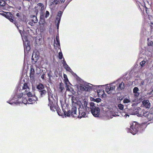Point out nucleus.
Listing matches in <instances>:
<instances>
[{"mask_svg":"<svg viewBox=\"0 0 153 153\" xmlns=\"http://www.w3.org/2000/svg\"><path fill=\"white\" fill-rule=\"evenodd\" d=\"M72 107L71 110L67 112H64L65 115L67 117H78L81 119L85 116V111L83 105V102L82 103L79 101L76 100V97L73 96L71 97Z\"/></svg>","mask_w":153,"mask_h":153,"instance_id":"obj_1","label":"nucleus"},{"mask_svg":"<svg viewBox=\"0 0 153 153\" xmlns=\"http://www.w3.org/2000/svg\"><path fill=\"white\" fill-rule=\"evenodd\" d=\"M48 94L49 101V104H48V105L50 106L51 110L53 111H55V109L58 114L59 116H62V114L61 112V110L59 108L57 105V101L54 99L53 94L50 91H48Z\"/></svg>","mask_w":153,"mask_h":153,"instance_id":"obj_2","label":"nucleus"},{"mask_svg":"<svg viewBox=\"0 0 153 153\" xmlns=\"http://www.w3.org/2000/svg\"><path fill=\"white\" fill-rule=\"evenodd\" d=\"M88 103L85 100L83 101V105H84L85 112V115L86 114L87 112L91 111L92 114L95 117H98L100 114V109L99 107H94L92 108H89L87 107V105Z\"/></svg>","mask_w":153,"mask_h":153,"instance_id":"obj_3","label":"nucleus"},{"mask_svg":"<svg viewBox=\"0 0 153 153\" xmlns=\"http://www.w3.org/2000/svg\"><path fill=\"white\" fill-rule=\"evenodd\" d=\"M139 124L136 122H134L131 125L130 128H127L126 129L128 132H130L133 135H135L137 133L138 130Z\"/></svg>","mask_w":153,"mask_h":153,"instance_id":"obj_4","label":"nucleus"},{"mask_svg":"<svg viewBox=\"0 0 153 153\" xmlns=\"http://www.w3.org/2000/svg\"><path fill=\"white\" fill-rule=\"evenodd\" d=\"M4 16L5 18L9 19L10 22L14 23L17 28H18L19 25L18 24L16 19H15V17L10 12H5V13L4 14Z\"/></svg>","mask_w":153,"mask_h":153,"instance_id":"obj_5","label":"nucleus"},{"mask_svg":"<svg viewBox=\"0 0 153 153\" xmlns=\"http://www.w3.org/2000/svg\"><path fill=\"white\" fill-rule=\"evenodd\" d=\"M134 111L135 114L137 115V116L139 117L146 116V114L147 113L139 107L136 108Z\"/></svg>","mask_w":153,"mask_h":153,"instance_id":"obj_6","label":"nucleus"},{"mask_svg":"<svg viewBox=\"0 0 153 153\" xmlns=\"http://www.w3.org/2000/svg\"><path fill=\"white\" fill-rule=\"evenodd\" d=\"M44 8L45 6L42 3H38L35 7V11L36 12L37 14L39 12L43 13V11Z\"/></svg>","mask_w":153,"mask_h":153,"instance_id":"obj_7","label":"nucleus"},{"mask_svg":"<svg viewBox=\"0 0 153 153\" xmlns=\"http://www.w3.org/2000/svg\"><path fill=\"white\" fill-rule=\"evenodd\" d=\"M91 89V86L88 84H82L80 87V89L82 91H89Z\"/></svg>","mask_w":153,"mask_h":153,"instance_id":"obj_8","label":"nucleus"},{"mask_svg":"<svg viewBox=\"0 0 153 153\" xmlns=\"http://www.w3.org/2000/svg\"><path fill=\"white\" fill-rule=\"evenodd\" d=\"M115 89V87L114 86L109 85L106 87V89H105V91L108 94H110L113 90H114Z\"/></svg>","mask_w":153,"mask_h":153,"instance_id":"obj_9","label":"nucleus"},{"mask_svg":"<svg viewBox=\"0 0 153 153\" xmlns=\"http://www.w3.org/2000/svg\"><path fill=\"white\" fill-rule=\"evenodd\" d=\"M38 100V98L36 96H35L30 97L28 99V101H29V103L30 104H33Z\"/></svg>","mask_w":153,"mask_h":153,"instance_id":"obj_10","label":"nucleus"},{"mask_svg":"<svg viewBox=\"0 0 153 153\" xmlns=\"http://www.w3.org/2000/svg\"><path fill=\"white\" fill-rule=\"evenodd\" d=\"M143 105L146 108H149L151 106V103L148 100H143L142 101Z\"/></svg>","mask_w":153,"mask_h":153,"instance_id":"obj_11","label":"nucleus"},{"mask_svg":"<svg viewBox=\"0 0 153 153\" xmlns=\"http://www.w3.org/2000/svg\"><path fill=\"white\" fill-rule=\"evenodd\" d=\"M58 0H51L50 3V6H51L53 7H54L56 6L59 3Z\"/></svg>","mask_w":153,"mask_h":153,"instance_id":"obj_12","label":"nucleus"},{"mask_svg":"<svg viewBox=\"0 0 153 153\" xmlns=\"http://www.w3.org/2000/svg\"><path fill=\"white\" fill-rule=\"evenodd\" d=\"M22 90H25L24 92H28L30 91V88L28 87L27 84L26 83H25L23 85V86L22 88Z\"/></svg>","mask_w":153,"mask_h":153,"instance_id":"obj_13","label":"nucleus"},{"mask_svg":"<svg viewBox=\"0 0 153 153\" xmlns=\"http://www.w3.org/2000/svg\"><path fill=\"white\" fill-rule=\"evenodd\" d=\"M31 21L33 23H37L38 22L37 17L34 15L31 16Z\"/></svg>","mask_w":153,"mask_h":153,"instance_id":"obj_14","label":"nucleus"},{"mask_svg":"<svg viewBox=\"0 0 153 153\" xmlns=\"http://www.w3.org/2000/svg\"><path fill=\"white\" fill-rule=\"evenodd\" d=\"M124 83L122 82L117 87V90L118 91H120L124 89Z\"/></svg>","mask_w":153,"mask_h":153,"instance_id":"obj_15","label":"nucleus"},{"mask_svg":"<svg viewBox=\"0 0 153 153\" xmlns=\"http://www.w3.org/2000/svg\"><path fill=\"white\" fill-rule=\"evenodd\" d=\"M42 13V14H41L40 16V20L39 22V23L40 24L43 25L45 23V17L43 14V13Z\"/></svg>","mask_w":153,"mask_h":153,"instance_id":"obj_16","label":"nucleus"},{"mask_svg":"<svg viewBox=\"0 0 153 153\" xmlns=\"http://www.w3.org/2000/svg\"><path fill=\"white\" fill-rule=\"evenodd\" d=\"M30 78H33V79L35 77V71L34 69L33 68H31L30 69Z\"/></svg>","mask_w":153,"mask_h":153,"instance_id":"obj_17","label":"nucleus"},{"mask_svg":"<svg viewBox=\"0 0 153 153\" xmlns=\"http://www.w3.org/2000/svg\"><path fill=\"white\" fill-rule=\"evenodd\" d=\"M16 16H17L18 18H19V21H24L25 20V19L26 18V17L24 15H23V19H22V17L20 15V14L19 13H17L16 15Z\"/></svg>","mask_w":153,"mask_h":153,"instance_id":"obj_18","label":"nucleus"},{"mask_svg":"<svg viewBox=\"0 0 153 153\" xmlns=\"http://www.w3.org/2000/svg\"><path fill=\"white\" fill-rule=\"evenodd\" d=\"M44 88L43 84L41 83L39 84L37 87V89H38V91L44 90Z\"/></svg>","mask_w":153,"mask_h":153,"instance_id":"obj_19","label":"nucleus"},{"mask_svg":"<svg viewBox=\"0 0 153 153\" xmlns=\"http://www.w3.org/2000/svg\"><path fill=\"white\" fill-rule=\"evenodd\" d=\"M40 93V97H42L45 96L46 94V91L45 90H43L39 91Z\"/></svg>","mask_w":153,"mask_h":153,"instance_id":"obj_20","label":"nucleus"},{"mask_svg":"<svg viewBox=\"0 0 153 153\" xmlns=\"http://www.w3.org/2000/svg\"><path fill=\"white\" fill-rule=\"evenodd\" d=\"M24 47L25 51L26 50L27 52L30 50V45L28 42L27 43V45H25V43L24 44Z\"/></svg>","mask_w":153,"mask_h":153,"instance_id":"obj_21","label":"nucleus"},{"mask_svg":"<svg viewBox=\"0 0 153 153\" xmlns=\"http://www.w3.org/2000/svg\"><path fill=\"white\" fill-rule=\"evenodd\" d=\"M146 115H147V117L149 120H153V114H152V113H151L150 112L148 113V114H146Z\"/></svg>","mask_w":153,"mask_h":153,"instance_id":"obj_22","label":"nucleus"},{"mask_svg":"<svg viewBox=\"0 0 153 153\" xmlns=\"http://www.w3.org/2000/svg\"><path fill=\"white\" fill-rule=\"evenodd\" d=\"M23 94H24L25 95L26 94L27 95L28 97H29L35 96V95H33L29 91H28L27 92H23Z\"/></svg>","mask_w":153,"mask_h":153,"instance_id":"obj_23","label":"nucleus"},{"mask_svg":"<svg viewBox=\"0 0 153 153\" xmlns=\"http://www.w3.org/2000/svg\"><path fill=\"white\" fill-rule=\"evenodd\" d=\"M62 13L61 11H59L57 15V17H56V20H57V19L60 18V20H61V17L62 15Z\"/></svg>","mask_w":153,"mask_h":153,"instance_id":"obj_24","label":"nucleus"},{"mask_svg":"<svg viewBox=\"0 0 153 153\" xmlns=\"http://www.w3.org/2000/svg\"><path fill=\"white\" fill-rule=\"evenodd\" d=\"M87 105H87L86 107H88L89 108H91V109L93 107H97L94 106V102H91L90 103V107L88 106Z\"/></svg>","mask_w":153,"mask_h":153,"instance_id":"obj_25","label":"nucleus"},{"mask_svg":"<svg viewBox=\"0 0 153 153\" xmlns=\"http://www.w3.org/2000/svg\"><path fill=\"white\" fill-rule=\"evenodd\" d=\"M56 40L57 42V44H56L57 45V47L59 48V47H60V42H59V37H58L57 36H56Z\"/></svg>","mask_w":153,"mask_h":153,"instance_id":"obj_26","label":"nucleus"},{"mask_svg":"<svg viewBox=\"0 0 153 153\" xmlns=\"http://www.w3.org/2000/svg\"><path fill=\"white\" fill-rule=\"evenodd\" d=\"M63 66L64 67V68H65L66 69V70L67 71H70L71 70L70 68L68 66V65H67V64H66V65H65Z\"/></svg>","mask_w":153,"mask_h":153,"instance_id":"obj_27","label":"nucleus"},{"mask_svg":"<svg viewBox=\"0 0 153 153\" xmlns=\"http://www.w3.org/2000/svg\"><path fill=\"white\" fill-rule=\"evenodd\" d=\"M5 5V2L3 0L0 1V6H4Z\"/></svg>","mask_w":153,"mask_h":153,"instance_id":"obj_28","label":"nucleus"},{"mask_svg":"<svg viewBox=\"0 0 153 153\" xmlns=\"http://www.w3.org/2000/svg\"><path fill=\"white\" fill-rule=\"evenodd\" d=\"M63 56L62 53L61 52H60L59 53L58 58L59 59H61L63 58Z\"/></svg>","mask_w":153,"mask_h":153,"instance_id":"obj_29","label":"nucleus"},{"mask_svg":"<svg viewBox=\"0 0 153 153\" xmlns=\"http://www.w3.org/2000/svg\"><path fill=\"white\" fill-rule=\"evenodd\" d=\"M130 102V101L128 99L125 98L123 100L124 103H128Z\"/></svg>","mask_w":153,"mask_h":153,"instance_id":"obj_30","label":"nucleus"},{"mask_svg":"<svg viewBox=\"0 0 153 153\" xmlns=\"http://www.w3.org/2000/svg\"><path fill=\"white\" fill-rule=\"evenodd\" d=\"M56 21H58V22H57V23L56 24V27H57V29H59V23H60V19H59H59H57V20H56Z\"/></svg>","mask_w":153,"mask_h":153,"instance_id":"obj_31","label":"nucleus"},{"mask_svg":"<svg viewBox=\"0 0 153 153\" xmlns=\"http://www.w3.org/2000/svg\"><path fill=\"white\" fill-rule=\"evenodd\" d=\"M145 63L146 61L143 60V61L141 62L140 63V65H141V66L142 67H143L144 65H145Z\"/></svg>","mask_w":153,"mask_h":153,"instance_id":"obj_32","label":"nucleus"},{"mask_svg":"<svg viewBox=\"0 0 153 153\" xmlns=\"http://www.w3.org/2000/svg\"><path fill=\"white\" fill-rule=\"evenodd\" d=\"M139 91V89L137 87H135L133 89V92L135 93L136 92H138Z\"/></svg>","mask_w":153,"mask_h":153,"instance_id":"obj_33","label":"nucleus"},{"mask_svg":"<svg viewBox=\"0 0 153 153\" xmlns=\"http://www.w3.org/2000/svg\"><path fill=\"white\" fill-rule=\"evenodd\" d=\"M94 100H93V101H94V102H99L100 101L101 99L100 98H97L96 99H94Z\"/></svg>","mask_w":153,"mask_h":153,"instance_id":"obj_34","label":"nucleus"},{"mask_svg":"<svg viewBox=\"0 0 153 153\" xmlns=\"http://www.w3.org/2000/svg\"><path fill=\"white\" fill-rule=\"evenodd\" d=\"M49 15V13L48 11L46 10L45 12V18H47L48 17Z\"/></svg>","mask_w":153,"mask_h":153,"instance_id":"obj_35","label":"nucleus"},{"mask_svg":"<svg viewBox=\"0 0 153 153\" xmlns=\"http://www.w3.org/2000/svg\"><path fill=\"white\" fill-rule=\"evenodd\" d=\"M118 106L119 107L120 110H122L123 108V105L122 104H120L118 105Z\"/></svg>","mask_w":153,"mask_h":153,"instance_id":"obj_36","label":"nucleus"},{"mask_svg":"<svg viewBox=\"0 0 153 153\" xmlns=\"http://www.w3.org/2000/svg\"><path fill=\"white\" fill-rule=\"evenodd\" d=\"M28 102V101L25 98H23V100H22V102L24 104H26Z\"/></svg>","mask_w":153,"mask_h":153,"instance_id":"obj_37","label":"nucleus"},{"mask_svg":"<svg viewBox=\"0 0 153 153\" xmlns=\"http://www.w3.org/2000/svg\"><path fill=\"white\" fill-rule=\"evenodd\" d=\"M102 89H100L99 91V92H98V94H100V93H101V94H100V95H102L104 93V91H102Z\"/></svg>","mask_w":153,"mask_h":153,"instance_id":"obj_38","label":"nucleus"},{"mask_svg":"<svg viewBox=\"0 0 153 153\" xmlns=\"http://www.w3.org/2000/svg\"><path fill=\"white\" fill-rule=\"evenodd\" d=\"M153 45V42L152 41H149L148 43V45L149 46H152Z\"/></svg>","mask_w":153,"mask_h":153,"instance_id":"obj_39","label":"nucleus"},{"mask_svg":"<svg viewBox=\"0 0 153 153\" xmlns=\"http://www.w3.org/2000/svg\"><path fill=\"white\" fill-rule=\"evenodd\" d=\"M134 94V97H137L139 96V95H140V94L138 92H136L135 93H133Z\"/></svg>","mask_w":153,"mask_h":153,"instance_id":"obj_40","label":"nucleus"},{"mask_svg":"<svg viewBox=\"0 0 153 153\" xmlns=\"http://www.w3.org/2000/svg\"><path fill=\"white\" fill-rule=\"evenodd\" d=\"M23 95V93H21L20 94H19L18 95V97L20 98L21 97H22Z\"/></svg>","mask_w":153,"mask_h":153,"instance_id":"obj_41","label":"nucleus"},{"mask_svg":"<svg viewBox=\"0 0 153 153\" xmlns=\"http://www.w3.org/2000/svg\"><path fill=\"white\" fill-rule=\"evenodd\" d=\"M45 74L44 73H43L42 75L41 76V78L43 79H45Z\"/></svg>","mask_w":153,"mask_h":153,"instance_id":"obj_42","label":"nucleus"},{"mask_svg":"<svg viewBox=\"0 0 153 153\" xmlns=\"http://www.w3.org/2000/svg\"><path fill=\"white\" fill-rule=\"evenodd\" d=\"M144 80H143L140 82V85H143L144 84Z\"/></svg>","mask_w":153,"mask_h":153,"instance_id":"obj_43","label":"nucleus"},{"mask_svg":"<svg viewBox=\"0 0 153 153\" xmlns=\"http://www.w3.org/2000/svg\"><path fill=\"white\" fill-rule=\"evenodd\" d=\"M63 66H64L66 64H67L66 63V62L65 61L64 59L63 60Z\"/></svg>","mask_w":153,"mask_h":153,"instance_id":"obj_44","label":"nucleus"},{"mask_svg":"<svg viewBox=\"0 0 153 153\" xmlns=\"http://www.w3.org/2000/svg\"><path fill=\"white\" fill-rule=\"evenodd\" d=\"M152 91H150V94H153V88H152Z\"/></svg>","mask_w":153,"mask_h":153,"instance_id":"obj_45","label":"nucleus"},{"mask_svg":"<svg viewBox=\"0 0 153 153\" xmlns=\"http://www.w3.org/2000/svg\"><path fill=\"white\" fill-rule=\"evenodd\" d=\"M63 76H64V77L65 79H66V78H67V76L66 74H64L63 75Z\"/></svg>","mask_w":153,"mask_h":153,"instance_id":"obj_46","label":"nucleus"},{"mask_svg":"<svg viewBox=\"0 0 153 153\" xmlns=\"http://www.w3.org/2000/svg\"><path fill=\"white\" fill-rule=\"evenodd\" d=\"M34 55V53H33V54H32V60H33V56Z\"/></svg>","mask_w":153,"mask_h":153,"instance_id":"obj_47","label":"nucleus"},{"mask_svg":"<svg viewBox=\"0 0 153 153\" xmlns=\"http://www.w3.org/2000/svg\"><path fill=\"white\" fill-rule=\"evenodd\" d=\"M65 1V0H60L61 3H63Z\"/></svg>","mask_w":153,"mask_h":153,"instance_id":"obj_48","label":"nucleus"},{"mask_svg":"<svg viewBox=\"0 0 153 153\" xmlns=\"http://www.w3.org/2000/svg\"><path fill=\"white\" fill-rule=\"evenodd\" d=\"M48 76L49 77V78H50V79L51 76L50 74H49V73L48 74Z\"/></svg>","mask_w":153,"mask_h":153,"instance_id":"obj_49","label":"nucleus"},{"mask_svg":"<svg viewBox=\"0 0 153 153\" xmlns=\"http://www.w3.org/2000/svg\"><path fill=\"white\" fill-rule=\"evenodd\" d=\"M146 7V13H147V14H148V13H147V9L148 8H147V7Z\"/></svg>","mask_w":153,"mask_h":153,"instance_id":"obj_50","label":"nucleus"},{"mask_svg":"<svg viewBox=\"0 0 153 153\" xmlns=\"http://www.w3.org/2000/svg\"><path fill=\"white\" fill-rule=\"evenodd\" d=\"M122 99H123V98H121H121H120V99H119V100H122Z\"/></svg>","mask_w":153,"mask_h":153,"instance_id":"obj_51","label":"nucleus"},{"mask_svg":"<svg viewBox=\"0 0 153 153\" xmlns=\"http://www.w3.org/2000/svg\"><path fill=\"white\" fill-rule=\"evenodd\" d=\"M8 102L10 104L12 105V103H10V102Z\"/></svg>","mask_w":153,"mask_h":153,"instance_id":"obj_52","label":"nucleus"},{"mask_svg":"<svg viewBox=\"0 0 153 153\" xmlns=\"http://www.w3.org/2000/svg\"><path fill=\"white\" fill-rule=\"evenodd\" d=\"M21 8V7H20V8H19V10H20Z\"/></svg>","mask_w":153,"mask_h":153,"instance_id":"obj_53","label":"nucleus"},{"mask_svg":"<svg viewBox=\"0 0 153 153\" xmlns=\"http://www.w3.org/2000/svg\"><path fill=\"white\" fill-rule=\"evenodd\" d=\"M152 109H153V108H151L150 110H152Z\"/></svg>","mask_w":153,"mask_h":153,"instance_id":"obj_54","label":"nucleus"},{"mask_svg":"<svg viewBox=\"0 0 153 153\" xmlns=\"http://www.w3.org/2000/svg\"><path fill=\"white\" fill-rule=\"evenodd\" d=\"M55 75H56V71H55Z\"/></svg>","mask_w":153,"mask_h":153,"instance_id":"obj_55","label":"nucleus"},{"mask_svg":"<svg viewBox=\"0 0 153 153\" xmlns=\"http://www.w3.org/2000/svg\"><path fill=\"white\" fill-rule=\"evenodd\" d=\"M56 72L57 73H58V71H56Z\"/></svg>","mask_w":153,"mask_h":153,"instance_id":"obj_56","label":"nucleus"},{"mask_svg":"<svg viewBox=\"0 0 153 153\" xmlns=\"http://www.w3.org/2000/svg\"><path fill=\"white\" fill-rule=\"evenodd\" d=\"M149 38H148V40H149Z\"/></svg>","mask_w":153,"mask_h":153,"instance_id":"obj_57","label":"nucleus"}]
</instances>
